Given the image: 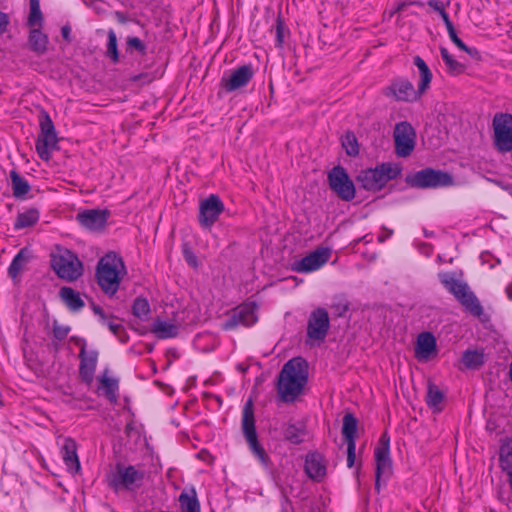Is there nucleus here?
<instances>
[{
	"mask_svg": "<svg viewBox=\"0 0 512 512\" xmlns=\"http://www.w3.org/2000/svg\"><path fill=\"white\" fill-rule=\"evenodd\" d=\"M57 148V134H39L35 143V149L40 159L48 162L51 159L53 151Z\"/></svg>",
	"mask_w": 512,
	"mask_h": 512,
	"instance_id": "nucleus-24",
	"label": "nucleus"
},
{
	"mask_svg": "<svg viewBox=\"0 0 512 512\" xmlns=\"http://www.w3.org/2000/svg\"><path fill=\"white\" fill-rule=\"evenodd\" d=\"M413 62L420 74L417 88L407 78L398 77L383 89L384 96L396 102L405 103H413L421 99L422 95L430 88L433 76L428 65L420 56H415Z\"/></svg>",
	"mask_w": 512,
	"mask_h": 512,
	"instance_id": "nucleus-1",
	"label": "nucleus"
},
{
	"mask_svg": "<svg viewBox=\"0 0 512 512\" xmlns=\"http://www.w3.org/2000/svg\"><path fill=\"white\" fill-rule=\"evenodd\" d=\"M393 138L397 156L404 158L411 155L416 145V131L408 121L395 125Z\"/></svg>",
	"mask_w": 512,
	"mask_h": 512,
	"instance_id": "nucleus-11",
	"label": "nucleus"
},
{
	"mask_svg": "<svg viewBox=\"0 0 512 512\" xmlns=\"http://www.w3.org/2000/svg\"><path fill=\"white\" fill-rule=\"evenodd\" d=\"M282 512H287V511H282Z\"/></svg>",
	"mask_w": 512,
	"mask_h": 512,
	"instance_id": "nucleus-57",
	"label": "nucleus"
},
{
	"mask_svg": "<svg viewBox=\"0 0 512 512\" xmlns=\"http://www.w3.org/2000/svg\"><path fill=\"white\" fill-rule=\"evenodd\" d=\"M224 210V204L221 199L211 194L200 202L199 222L204 228H211Z\"/></svg>",
	"mask_w": 512,
	"mask_h": 512,
	"instance_id": "nucleus-17",
	"label": "nucleus"
},
{
	"mask_svg": "<svg viewBox=\"0 0 512 512\" xmlns=\"http://www.w3.org/2000/svg\"><path fill=\"white\" fill-rule=\"evenodd\" d=\"M118 388V380L109 377L107 371L100 376L98 391L112 403L117 401Z\"/></svg>",
	"mask_w": 512,
	"mask_h": 512,
	"instance_id": "nucleus-27",
	"label": "nucleus"
},
{
	"mask_svg": "<svg viewBox=\"0 0 512 512\" xmlns=\"http://www.w3.org/2000/svg\"><path fill=\"white\" fill-rule=\"evenodd\" d=\"M334 308L338 312L339 316L344 315L348 311V304L346 302H341L334 305Z\"/></svg>",
	"mask_w": 512,
	"mask_h": 512,
	"instance_id": "nucleus-50",
	"label": "nucleus"
},
{
	"mask_svg": "<svg viewBox=\"0 0 512 512\" xmlns=\"http://www.w3.org/2000/svg\"><path fill=\"white\" fill-rule=\"evenodd\" d=\"M70 33H71V29L69 26H64L62 27L61 29V34H62V37L66 40H69L70 38Z\"/></svg>",
	"mask_w": 512,
	"mask_h": 512,
	"instance_id": "nucleus-52",
	"label": "nucleus"
},
{
	"mask_svg": "<svg viewBox=\"0 0 512 512\" xmlns=\"http://www.w3.org/2000/svg\"><path fill=\"white\" fill-rule=\"evenodd\" d=\"M504 189L509 193V195L512 197V185H507L504 187Z\"/></svg>",
	"mask_w": 512,
	"mask_h": 512,
	"instance_id": "nucleus-56",
	"label": "nucleus"
},
{
	"mask_svg": "<svg viewBox=\"0 0 512 512\" xmlns=\"http://www.w3.org/2000/svg\"><path fill=\"white\" fill-rule=\"evenodd\" d=\"M59 296L71 311H79L85 305L80 293L71 287H62L59 291Z\"/></svg>",
	"mask_w": 512,
	"mask_h": 512,
	"instance_id": "nucleus-30",
	"label": "nucleus"
},
{
	"mask_svg": "<svg viewBox=\"0 0 512 512\" xmlns=\"http://www.w3.org/2000/svg\"><path fill=\"white\" fill-rule=\"evenodd\" d=\"M462 362L468 369H476L484 363V353L480 350H466L462 355Z\"/></svg>",
	"mask_w": 512,
	"mask_h": 512,
	"instance_id": "nucleus-35",
	"label": "nucleus"
},
{
	"mask_svg": "<svg viewBox=\"0 0 512 512\" xmlns=\"http://www.w3.org/2000/svg\"><path fill=\"white\" fill-rule=\"evenodd\" d=\"M440 282L463 306L464 310L475 317H481L484 313L483 307L469 288L466 282L457 278L455 273L444 272L439 274Z\"/></svg>",
	"mask_w": 512,
	"mask_h": 512,
	"instance_id": "nucleus-4",
	"label": "nucleus"
},
{
	"mask_svg": "<svg viewBox=\"0 0 512 512\" xmlns=\"http://www.w3.org/2000/svg\"><path fill=\"white\" fill-rule=\"evenodd\" d=\"M127 43L130 47H133L141 52H143L145 50V45L138 37L129 38Z\"/></svg>",
	"mask_w": 512,
	"mask_h": 512,
	"instance_id": "nucleus-46",
	"label": "nucleus"
},
{
	"mask_svg": "<svg viewBox=\"0 0 512 512\" xmlns=\"http://www.w3.org/2000/svg\"><path fill=\"white\" fill-rule=\"evenodd\" d=\"M330 247H317L303 258L291 263V270L297 273L308 274L322 268L331 258Z\"/></svg>",
	"mask_w": 512,
	"mask_h": 512,
	"instance_id": "nucleus-10",
	"label": "nucleus"
},
{
	"mask_svg": "<svg viewBox=\"0 0 512 512\" xmlns=\"http://www.w3.org/2000/svg\"><path fill=\"white\" fill-rule=\"evenodd\" d=\"M69 331L70 328L67 326L55 325L53 328L54 336L59 340L64 339L68 335Z\"/></svg>",
	"mask_w": 512,
	"mask_h": 512,
	"instance_id": "nucleus-45",
	"label": "nucleus"
},
{
	"mask_svg": "<svg viewBox=\"0 0 512 512\" xmlns=\"http://www.w3.org/2000/svg\"><path fill=\"white\" fill-rule=\"evenodd\" d=\"M51 266L58 277L66 281H75L83 273V265L70 250L58 247L51 255Z\"/></svg>",
	"mask_w": 512,
	"mask_h": 512,
	"instance_id": "nucleus-7",
	"label": "nucleus"
},
{
	"mask_svg": "<svg viewBox=\"0 0 512 512\" xmlns=\"http://www.w3.org/2000/svg\"><path fill=\"white\" fill-rule=\"evenodd\" d=\"M77 443L71 437H64L61 444V455L67 471L76 474L81 470L77 454Z\"/></svg>",
	"mask_w": 512,
	"mask_h": 512,
	"instance_id": "nucleus-22",
	"label": "nucleus"
},
{
	"mask_svg": "<svg viewBox=\"0 0 512 512\" xmlns=\"http://www.w3.org/2000/svg\"><path fill=\"white\" fill-rule=\"evenodd\" d=\"M28 43L32 51L44 54L48 49L49 39L40 29L32 28L29 33Z\"/></svg>",
	"mask_w": 512,
	"mask_h": 512,
	"instance_id": "nucleus-31",
	"label": "nucleus"
},
{
	"mask_svg": "<svg viewBox=\"0 0 512 512\" xmlns=\"http://www.w3.org/2000/svg\"><path fill=\"white\" fill-rule=\"evenodd\" d=\"M281 23H279L277 25V38H278V42L281 44L282 43V32H281Z\"/></svg>",
	"mask_w": 512,
	"mask_h": 512,
	"instance_id": "nucleus-55",
	"label": "nucleus"
},
{
	"mask_svg": "<svg viewBox=\"0 0 512 512\" xmlns=\"http://www.w3.org/2000/svg\"><path fill=\"white\" fill-rule=\"evenodd\" d=\"M440 53L449 74L457 76L465 71V65L454 59L445 47L440 48Z\"/></svg>",
	"mask_w": 512,
	"mask_h": 512,
	"instance_id": "nucleus-34",
	"label": "nucleus"
},
{
	"mask_svg": "<svg viewBox=\"0 0 512 512\" xmlns=\"http://www.w3.org/2000/svg\"><path fill=\"white\" fill-rule=\"evenodd\" d=\"M448 35L451 41L462 51L466 52L471 57H476L478 55V50L476 48L468 47L457 35L454 27L447 30Z\"/></svg>",
	"mask_w": 512,
	"mask_h": 512,
	"instance_id": "nucleus-38",
	"label": "nucleus"
},
{
	"mask_svg": "<svg viewBox=\"0 0 512 512\" xmlns=\"http://www.w3.org/2000/svg\"><path fill=\"white\" fill-rule=\"evenodd\" d=\"M40 213L36 208H30L23 212L18 213L16 221L14 222V229L20 230L31 227L39 220Z\"/></svg>",
	"mask_w": 512,
	"mask_h": 512,
	"instance_id": "nucleus-32",
	"label": "nucleus"
},
{
	"mask_svg": "<svg viewBox=\"0 0 512 512\" xmlns=\"http://www.w3.org/2000/svg\"><path fill=\"white\" fill-rule=\"evenodd\" d=\"M144 476V471L136 466L117 464L114 470L106 475V482L117 493L133 491L142 485Z\"/></svg>",
	"mask_w": 512,
	"mask_h": 512,
	"instance_id": "nucleus-6",
	"label": "nucleus"
},
{
	"mask_svg": "<svg viewBox=\"0 0 512 512\" xmlns=\"http://www.w3.org/2000/svg\"><path fill=\"white\" fill-rule=\"evenodd\" d=\"M304 430L294 424H289L284 431V438L293 443L300 444L303 441Z\"/></svg>",
	"mask_w": 512,
	"mask_h": 512,
	"instance_id": "nucleus-37",
	"label": "nucleus"
},
{
	"mask_svg": "<svg viewBox=\"0 0 512 512\" xmlns=\"http://www.w3.org/2000/svg\"><path fill=\"white\" fill-rule=\"evenodd\" d=\"M178 325L173 321L156 319L152 323L151 332L159 339L173 338L178 334Z\"/></svg>",
	"mask_w": 512,
	"mask_h": 512,
	"instance_id": "nucleus-26",
	"label": "nucleus"
},
{
	"mask_svg": "<svg viewBox=\"0 0 512 512\" xmlns=\"http://www.w3.org/2000/svg\"><path fill=\"white\" fill-rule=\"evenodd\" d=\"M109 216L110 213L106 209H89L78 213L77 221L88 230L99 231L106 226Z\"/></svg>",
	"mask_w": 512,
	"mask_h": 512,
	"instance_id": "nucleus-21",
	"label": "nucleus"
},
{
	"mask_svg": "<svg viewBox=\"0 0 512 512\" xmlns=\"http://www.w3.org/2000/svg\"><path fill=\"white\" fill-rule=\"evenodd\" d=\"M94 312L100 316L102 324L107 326L113 334H118V332L122 329V325L120 323L114 322L106 317L99 307H94Z\"/></svg>",
	"mask_w": 512,
	"mask_h": 512,
	"instance_id": "nucleus-42",
	"label": "nucleus"
},
{
	"mask_svg": "<svg viewBox=\"0 0 512 512\" xmlns=\"http://www.w3.org/2000/svg\"><path fill=\"white\" fill-rule=\"evenodd\" d=\"M341 144L349 156H357L359 154V144L354 132L347 131L341 137Z\"/></svg>",
	"mask_w": 512,
	"mask_h": 512,
	"instance_id": "nucleus-36",
	"label": "nucleus"
},
{
	"mask_svg": "<svg viewBox=\"0 0 512 512\" xmlns=\"http://www.w3.org/2000/svg\"><path fill=\"white\" fill-rule=\"evenodd\" d=\"M79 358V375L82 381L89 385L94 380L98 362V351L95 349H87L86 342L82 340Z\"/></svg>",
	"mask_w": 512,
	"mask_h": 512,
	"instance_id": "nucleus-20",
	"label": "nucleus"
},
{
	"mask_svg": "<svg viewBox=\"0 0 512 512\" xmlns=\"http://www.w3.org/2000/svg\"><path fill=\"white\" fill-rule=\"evenodd\" d=\"M492 142L497 152H512V114L499 112L492 119Z\"/></svg>",
	"mask_w": 512,
	"mask_h": 512,
	"instance_id": "nucleus-9",
	"label": "nucleus"
},
{
	"mask_svg": "<svg viewBox=\"0 0 512 512\" xmlns=\"http://www.w3.org/2000/svg\"><path fill=\"white\" fill-rule=\"evenodd\" d=\"M329 316L324 308L312 311L307 325V336L310 340L323 341L329 329Z\"/></svg>",
	"mask_w": 512,
	"mask_h": 512,
	"instance_id": "nucleus-18",
	"label": "nucleus"
},
{
	"mask_svg": "<svg viewBox=\"0 0 512 512\" xmlns=\"http://www.w3.org/2000/svg\"><path fill=\"white\" fill-rule=\"evenodd\" d=\"M40 127V134H56L54 124L48 115H46L45 120L41 122Z\"/></svg>",
	"mask_w": 512,
	"mask_h": 512,
	"instance_id": "nucleus-44",
	"label": "nucleus"
},
{
	"mask_svg": "<svg viewBox=\"0 0 512 512\" xmlns=\"http://www.w3.org/2000/svg\"><path fill=\"white\" fill-rule=\"evenodd\" d=\"M437 352L436 338L431 332H422L418 335L415 347V356L419 361H427Z\"/></svg>",
	"mask_w": 512,
	"mask_h": 512,
	"instance_id": "nucleus-23",
	"label": "nucleus"
},
{
	"mask_svg": "<svg viewBox=\"0 0 512 512\" xmlns=\"http://www.w3.org/2000/svg\"><path fill=\"white\" fill-rule=\"evenodd\" d=\"M254 76L252 65L246 64L232 70L221 78V87L228 93L248 85Z\"/></svg>",
	"mask_w": 512,
	"mask_h": 512,
	"instance_id": "nucleus-16",
	"label": "nucleus"
},
{
	"mask_svg": "<svg viewBox=\"0 0 512 512\" xmlns=\"http://www.w3.org/2000/svg\"><path fill=\"white\" fill-rule=\"evenodd\" d=\"M330 188L344 201L354 199L356 190L353 181L341 166L333 167L328 173Z\"/></svg>",
	"mask_w": 512,
	"mask_h": 512,
	"instance_id": "nucleus-13",
	"label": "nucleus"
},
{
	"mask_svg": "<svg viewBox=\"0 0 512 512\" xmlns=\"http://www.w3.org/2000/svg\"><path fill=\"white\" fill-rule=\"evenodd\" d=\"M444 400V394L442 391L433 383L428 384L426 403L429 408L434 412H440L442 410V402Z\"/></svg>",
	"mask_w": 512,
	"mask_h": 512,
	"instance_id": "nucleus-33",
	"label": "nucleus"
},
{
	"mask_svg": "<svg viewBox=\"0 0 512 512\" xmlns=\"http://www.w3.org/2000/svg\"><path fill=\"white\" fill-rule=\"evenodd\" d=\"M305 471L311 479L320 481L326 475L323 456L317 452L309 453L305 459Z\"/></svg>",
	"mask_w": 512,
	"mask_h": 512,
	"instance_id": "nucleus-25",
	"label": "nucleus"
},
{
	"mask_svg": "<svg viewBox=\"0 0 512 512\" xmlns=\"http://www.w3.org/2000/svg\"><path fill=\"white\" fill-rule=\"evenodd\" d=\"M374 459L376 464L375 488L379 491L381 477L390 475L392 471L390 438L387 433H383L380 437L379 444L374 450Z\"/></svg>",
	"mask_w": 512,
	"mask_h": 512,
	"instance_id": "nucleus-14",
	"label": "nucleus"
},
{
	"mask_svg": "<svg viewBox=\"0 0 512 512\" xmlns=\"http://www.w3.org/2000/svg\"><path fill=\"white\" fill-rule=\"evenodd\" d=\"M402 167L393 162L382 163L374 168L363 169L357 176L360 187L366 191L377 192L386 184L400 176Z\"/></svg>",
	"mask_w": 512,
	"mask_h": 512,
	"instance_id": "nucleus-5",
	"label": "nucleus"
},
{
	"mask_svg": "<svg viewBox=\"0 0 512 512\" xmlns=\"http://www.w3.org/2000/svg\"><path fill=\"white\" fill-rule=\"evenodd\" d=\"M25 263L24 250H21L12 260L8 273L11 278L16 279L19 273L22 271Z\"/></svg>",
	"mask_w": 512,
	"mask_h": 512,
	"instance_id": "nucleus-39",
	"label": "nucleus"
},
{
	"mask_svg": "<svg viewBox=\"0 0 512 512\" xmlns=\"http://www.w3.org/2000/svg\"><path fill=\"white\" fill-rule=\"evenodd\" d=\"M185 259L187 261V263L196 268L198 266V260H197V257L190 251H185Z\"/></svg>",
	"mask_w": 512,
	"mask_h": 512,
	"instance_id": "nucleus-49",
	"label": "nucleus"
},
{
	"mask_svg": "<svg viewBox=\"0 0 512 512\" xmlns=\"http://www.w3.org/2000/svg\"><path fill=\"white\" fill-rule=\"evenodd\" d=\"M12 185L13 196L16 199H25L31 191L29 182L22 177L17 170L13 169L9 173Z\"/></svg>",
	"mask_w": 512,
	"mask_h": 512,
	"instance_id": "nucleus-29",
	"label": "nucleus"
},
{
	"mask_svg": "<svg viewBox=\"0 0 512 512\" xmlns=\"http://www.w3.org/2000/svg\"><path fill=\"white\" fill-rule=\"evenodd\" d=\"M9 25V17L6 13L0 11V34L7 30Z\"/></svg>",
	"mask_w": 512,
	"mask_h": 512,
	"instance_id": "nucleus-48",
	"label": "nucleus"
},
{
	"mask_svg": "<svg viewBox=\"0 0 512 512\" xmlns=\"http://www.w3.org/2000/svg\"><path fill=\"white\" fill-rule=\"evenodd\" d=\"M440 17L442 18L445 26H446V29L449 30L450 28L454 27L453 23L451 22L450 18H449V15L448 13L446 12V10H444L442 13L439 14Z\"/></svg>",
	"mask_w": 512,
	"mask_h": 512,
	"instance_id": "nucleus-51",
	"label": "nucleus"
},
{
	"mask_svg": "<svg viewBox=\"0 0 512 512\" xmlns=\"http://www.w3.org/2000/svg\"><path fill=\"white\" fill-rule=\"evenodd\" d=\"M181 512H200V503L193 487L185 488L179 495Z\"/></svg>",
	"mask_w": 512,
	"mask_h": 512,
	"instance_id": "nucleus-28",
	"label": "nucleus"
},
{
	"mask_svg": "<svg viewBox=\"0 0 512 512\" xmlns=\"http://www.w3.org/2000/svg\"><path fill=\"white\" fill-rule=\"evenodd\" d=\"M107 54L113 62L118 61L119 54L117 49V36L112 29L108 31Z\"/></svg>",
	"mask_w": 512,
	"mask_h": 512,
	"instance_id": "nucleus-41",
	"label": "nucleus"
},
{
	"mask_svg": "<svg viewBox=\"0 0 512 512\" xmlns=\"http://www.w3.org/2000/svg\"><path fill=\"white\" fill-rule=\"evenodd\" d=\"M358 421L356 417L347 413L343 417L342 435L347 443V466L352 468L356 458V434Z\"/></svg>",
	"mask_w": 512,
	"mask_h": 512,
	"instance_id": "nucleus-19",
	"label": "nucleus"
},
{
	"mask_svg": "<svg viewBox=\"0 0 512 512\" xmlns=\"http://www.w3.org/2000/svg\"><path fill=\"white\" fill-rule=\"evenodd\" d=\"M505 292H506V295L508 297V299L510 301H512V283H510L509 285H507L506 289H505Z\"/></svg>",
	"mask_w": 512,
	"mask_h": 512,
	"instance_id": "nucleus-53",
	"label": "nucleus"
},
{
	"mask_svg": "<svg viewBox=\"0 0 512 512\" xmlns=\"http://www.w3.org/2000/svg\"><path fill=\"white\" fill-rule=\"evenodd\" d=\"M30 9H40L39 0H30Z\"/></svg>",
	"mask_w": 512,
	"mask_h": 512,
	"instance_id": "nucleus-54",
	"label": "nucleus"
},
{
	"mask_svg": "<svg viewBox=\"0 0 512 512\" xmlns=\"http://www.w3.org/2000/svg\"><path fill=\"white\" fill-rule=\"evenodd\" d=\"M308 380V364L301 357L286 362L279 374L277 390L284 402H293L303 391Z\"/></svg>",
	"mask_w": 512,
	"mask_h": 512,
	"instance_id": "nucleus-2",
	"label": "nucleus"
},
{
	"mask_svg": "<svg viewBox=\"0 0 512 512\" xmlns=\"http://www.w3.org/2000/svg\"><path fill=\"white\" fill-rule=\"evenodd\" d=\"M453 178L450 174L426 168L414 173L409 178V183L418 188H437L453 185Z\"/></svg>",
	"mask_w": 512,
	"mask_h": 512,
	"instance_id": "nucleus-12",
	"label": "nucleus"
},
{
	"mask_svg": "<svg viewBox=\"0 0 512 512\" xmlns=\"http://www.w3.org/2000/svg\"><path fill=\"white\" fill-rule=\"evenodd\" d=\"M133 314L138 318H146L150 313L149 302L145 298L135 299L132 306Z\"/></svg>",
	"mask_w": 512,
	"mask_h": 512,
	"instance_id": "nucleus-40",
	"label": "nucleus"
},
{
	"mask_svg": "<svg viewBox=\"0 0 512 512\" xmlns=\"http://www.w3.org/2000/svg\"><path fill=\"white\" fill-rule=\"evenodd\" d=\"M428 6L432 8L434 11L438 12L439 14L442 13L445 9V4L440 0H429L427 2Z\"/></svg>",
	"mask_w": 512,
	"mask_h": 512,
	"instance_id": "nucleus-47",
	"label": "nucleus"
},
{
	"mask_svg": "<svg viewBox=\"0 0 512 512\" xmlns=\"http://www.w3.org/2000/svg\"><path fill=\"white\" fill-rule=\"evenodd\" d=\"M258 305L255 302L243 303L236 307L232 315L224 322L223 327L226 330L233 329L239 325L252 326L257 320Z\"/></svg>",
	"mask_w": 512,
	"mask_h": 512,
	"instance_id": "nucleus-15",
	"label": "nucleus"
},
{
	"mask_svg": "<svg viewBox=\"0 0 512 512\" xmlns=\"http://www.w3.org/2000/svg\"><path fill=\"white\" fill-rule=\"evenodd\" d=\"M42 13L40 9H30L29 17H28V25L30 27L41 26L42 25Z\"/></svg>",
	"mask_w": 512,
	"mask_h": 512,
	"instance_id": "nucleus-43",
	"label": "nucleus"
},
{
	"mask_svg": "<svg viewBox=\"0 0 512 512\" xmlns=\"http://www.w3.org/2000/svg\"><path fill=\"white\" fill-rule=\"evenodd\" d=\"M242 431L254 456L257 457L262 465L268 466L269 457L258 441L253 405L251 400H248L243 407Z\"/></svg>",
	"mask_w": 512,
	"mask_h": 512,
	"instance_id": "nucleus-8",
	"label": "nucleus"
},
{
	"mask_svg": "<svg viewBox=\"0 0 512 512\" xmlns=\"http://www.w3.org/2000/svg\"><path fill=\"white\" fill-rule=\"evenodd\" d=\"M127 274L123 259L115 252H108L100 258L96 267V279L102 291L113 296Z\"/></svg>",
	"mask_w": 512,
	"mask_h": 512,
	"instance_id": "nucleus-3",
	"label": "nucleus"
}]
</instances>
